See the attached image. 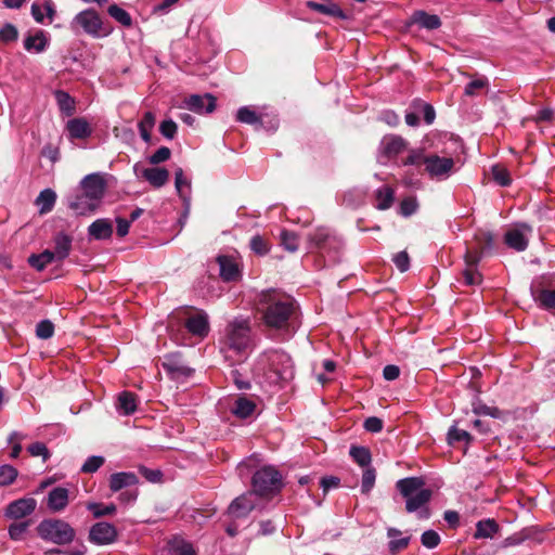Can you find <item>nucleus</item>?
<instances>
[{
    "mask_svg": "<svg viewBox=\"0 0 555 555\" xmlns=\"http://www.w3.org/2000/svg\"><path fill=\"white\" fill-rule=\"evenodd\" d=\"M257 310L262 314L264 324L271 328H284L295 311L292 297L276 289L263 291L259 294Z\"/></svg>",
    "mask_w": 555,
    "mask_h": 555,
    "instance_id": "1",
    "label": "nucleus"
},
{
    "mask_svg": "<svg viewBox=\"0 0 555 555\" xmlns=\"http://www.w3.org/2000/svg\"><path fill=\"white\" fill-rule=\"evenodd\" d=\"M79 186L81 193L70 197L68 206L77 215H90L100 207L104 197L107 188L105 177L100 172L87 175Z\"/></svg>",
    "mask_w": 555,
    "mask_h": 555,
    "instance_id": "2",
    "label": "nucleus"
},
{
    "mask_svg": "<svg viewBox=\"0 0 555 555\" xmlns=\"http://www.w3.org/2000/svg\"><path fill=\"white\" fill-rule=\"evenodd\" d=\"M224 344L235 354H242L251 347V327L248 318H234L228 323L224 331Z\"/></svg>",
    "mask_w": 555,
    "mask_h": 555,
    "instance_id": "3",
    "label": "nucleus"
},
{
    "mask_svg": "<svg viewBox=\"0 0 555 555\" xmlns=\"http://www.w3.org/2000/svg\"><path fill=\"white\" fill-rule=\"evenodd\" d=\"M397 489L405 499V508L409 513L418 511L431 498V491L424 488V481L418 477H409L398 480Z\"/></svg>",
    "mask_w": 555,
    "mask_h": 555,
    "instance_id": "4",
    "label": "nucleus"
},
{
    "mask_svg": "<svg viewBox=\"0 0 555 555\" xmlns=\"http://www.w3.org/2000/svg\"><path fill=\"white\" fill-rule=\"evenodd\" d=\"M37 531L41 539L60 545L70 543L75 539V530L61 519L43 520Z\"/></svg>",
    "mask_w": 555,
    "mask_h": 555,
    "instance_id": "5",
    "label": "nucleus"
},
{
    "mask_svg": "<svg viewBox=\"0 0 555 555\" xmlns=\"http://www.w3.org/2000/svg\"><path fill=\"white\" fill-rule=\"evenodd\" d=\"M73 30L81 29L93 38L106 37L111 29L106 27L96 11L88 9L78 13L70 23Z\"/></svg>",
    "mask_w": 555,
    "mask_h": 555,
    "instance_id": "6",
    "label": "nucleus"
},
{
    "mask_svg": "<svg viewBox=\"0 0 555 555\" xmlns=\"http://www.w3.org/2000/svg\"><path fill=\"white\" fill-rule=\"evenodd\" d=\"M282 487V476L272 466L258 469L253 477L254 493L264 495L278 492Z\"/></svg>",
    "mask_w": 555,
    "mask_h": 555,
    "instance_id": "7",
    "label": "nucleus"
},
{
    "mask_svg": "<svg viewBox=\"0 0 555 555\" xmlns=\"http://www.w3.org/2000/svg\"><path fill=\"white\" fill-rule=\"evenodd\" d=\"M270 369L280 379L287 380L294 376V365L291 357L280 350H272L263 354Z\"/></svg>",
    "mask_w": 555,
    "mask_h": 555,
    "instance_id": "8",
    "label": "nucleus"
},
{
    "mask_svg": "<svg viewBox=\"0 0 555 555\" xmlns=\"http://www.w3.org/2000/svg\"><path fill=\"white\" fill-rule=\"evenodd\" d=\"M425 171L433 179L444 180L453 171L455 162L452 157H441L436 154L427 155L424 158Z\"/></svg>",
    "mask_w": 555,
    "mask_h": 555,
    "instance_id": "9",
    "label": "nucleus"
},
{
    "mask_svg": "<svg viewBox=\"0 0 555 555\" xmlns=\"http://www.w3.org/2000/svg\"><path fill=\"white\" fill-rule=\"evenodd\" d=\"M116 538L117 530L115 526L105 521L94 524L89 531V540L96 545L111 544Z\"/></svg>",
    "mask_w": 555,
    "mask_h": 555,
    "instance_id": "10",
    "label": "nucleus"
},
{
    "mask_svg": "<svg viewBox=\"0 0 555 555\" xmlns=\"http://www.w3.org/2000/svg\"><path fill=\"white\" fill-rule=\"evenodd\" d=\"M531 231L532 229L530 225L526 223L518 224L505 233V243L508 247L517 251H522L528 246Z\"/></svg>",
    "mask_w": 555,
    "mask_h": 555,
    "instance_id": "11",
    "label": "nucleus"
},
{
    "mask_svg": "<svg viewBox=\"0 0 555 555\" xmlns=\"http://www.w3.org/2000/svg\"><path fill=\"white\" fill-rule=\"evenodd\" d=\"M256 507V496L254 492H247L236 498L229 506L228 513L232 518L246 517Z\"/></svg>",
    "mask_w": 555,
    "mask_h": 555,
    "instance_id": "12",
    "label": "nucleus"
},
{
    "mask_svg": "<svg viewBox=\"0 0 555 555\" xmlns=\"http://www.w3.org/2000/svg\"><path fill=\"white\" fill-rule=\"evenodd\" d=\"M184 105L196 114H209L216 108V98L210 93L204 95L193 94L184 100Z\"/></svg>",
    "mask_w": 555,
    "mask_h": 555,
    "instance_id": "13",
    "label": "nucleus"
},
{
    "mask_svg": "<svg viewBox=\"0 0 555 555\" xmlns=\"http://www.w3.org/2000/svg\"><path fill=\"white\" fill-rule=\"evenodd\" d=\"M37 506V502L33 498H24L9 504L5 515L10 518L20 519L30 515Z\"/></svg>",
    "mask_w": 555,
    "mask_h": 555,
    "instance_id": "14",
    "label": "nucleus"
},
{
    "mask_svg": "<svg viewBox=\"0 0 555 555\" xmlns=\"http://www.w3.org/2000/svg\"><path fill=\"white\" fill-rule=\"evenodd\" d=\"M480 259L478 253L467 250L465 254L466 268L463 276L466 285H478L481 283V274L477 271L476 266Z\"/></svg>",
    "mask_w": 555,
    "mask_h": 555,
    "instance_id": "15",
    "label": "nucleus"
},
{
    "mask_svg": "<svg viewBox=\"0 0 555 555\" xmlns=\"http://www.w3.org/2000/svg\"><path fill=\"white\" fill-rule=\"evenodd\" d=\"M217 262L219 263L220 275L224 281H235L240 278V267L234 258L230 256H219Z\"/></svg>",
    "mask_w": 555,
    "mask_h": 555,
    "instance_id": "16",
    "label": "nucleus"
},
{
    "mask_svg": "<svg viewBox=\"0 0 555 555\" xmlns=\"http://www.w3.org/2000/svg\"><path fill=\"white\" fill-rule=\"evenodd\" d=\"M188 331L196 336L205 337L209 332V323L207 314L201 312L190 317L185 322Z\"/></svg>",
    "mask_w": 555,
    "mask_h": 555,
    "instance_id": "17",
    "label": "nucleus"
},
{
    "mask_svg": "<svg viewBox=\"0 0 555 555\" xmlns=\"http://www.w3.org/2000/svg\"><path fill=\"white\" fill-rule=\"evenodd\" d=\"M88 234L98 241L107 240L113 234V224L108 219H96L89 225Z\"/></svg>",
    "mask_w": 555,
    "mask_h": 555,
    "instance_id": "18",
    "label": "nucleus"
},
{
    "mask_svg": "<svg viewBox=\"0 0 555 555\" xmlns=\"http://www.w3.org/2000/svg\"><path fill=\"white\" fill-rule=\"evenodd\" d=\"M68 504V490L63 487L52 489L48 494V507L52 512H61Z\"/></svg>",
    "mask_w": 555,
    "mask_h": 555,
    "instance_id": "19",
    "label": "nucleus"
},
{
    "mask_svg": "<svg viewBox=\"0 0 555 555\" xmlns=\"http://www.w3.org/2000/svg\"><path fill=\"white\" fill-rule=\"evenodd\" d=\"M139 176L149 181L153 186L160 188L167 183L169 172L165 168L152 167L142 169Z\"/></svg>",
    "mask_w": 555,
    "mask_h": 555,
    "instance_id": "20",
    "label": "nucleus"
},
{
    "mask_svg": "<svg viewBox=\"0 0 555 555\" xmlns=\"http://www.w3.org/2000/svg\"><path fill=\"white\" fill-rule=\"evenodd\" d=\"M66 129L72 139H86L91 134V127L83 118H73L68 120Z\"/></svg>",
    "mask_w": 555,
    "mask_h": 555,
    "instance_id": "21",
    "label": "nucleus"
},
{
    "mask_svg": "<svg viewBox=\"0 0 555 555\" xmlns=\"http://www.w3.org/2000/svg\"><path fill=\"white\" fill-rule=\"evenodd\" d=\"M138 483V478L134 473L121 472L115 473L109 478V488L113 492H117L126 487Z\"/></svg>",
    "mask_w": 555,
    "mask_h": 555,
    "instance_id": "22",
    "label": "nucleus"
},
{
    "mask_svg": "<svg viewBox=\"0 0 555 555\" xmlns=\"http://www.w3.org/2000/svg\"><path fill=\"white\" fill-rule=\"evenodd\" d=\"M72 249V237L65 233H59L54 237V250L52 255L56 261L64 260L70 253Z\"/></svg>",
    "mask_w": 555,
    "mask_h": 555,
    "instance_id": "23",
    "label": "nucleus"
},
{
    "mask_svg": "<svg viewBox=\"0 0 555 555\" xmlns=\"http://www.w3.org/2000/svg\"><path fill=\"white\" fill-rule=\"evenodd\" d=\"M382 147L385 155L393 157L406 149V143L401 137L389 135L384 138Z\"/></svg>",
    "mask_w": 555,
    "mask_h": 555,
    "instance_id": "24",
    "label": "nucleus"
},
{
    "mask_svg": "<svg viewBox=\"0 0 555 555\" xmlns=\"http://www.w3.org/2000/svg\"><path fill=\"white\" fill-rule=\"evenodd\" d=\"M307 7L324 15L334 16L340 20L347 18V15L344 13V11L333 2L318 3L314 1H308Z\"/></svg>",
    "mask_w": 555,
    "mask_h": 555,
    "instance_id": "25",
    "label": "nucleus"
},
{
    "mask_svg": "<svg viewBox=\"0 0 555 555\" xmlns=\"http://www.w3.org/2000/svg\"><path fill=\"white\" fill-rule=\"evenodd\" d=\"M48 46V38L43 31L39 30L35 35H29L24 40V48L28 52L41 53Z\"/></svg>",
    "mask_w": 555,
    "mask_h": 555,
    "instance_id": "26",
    "label": "nucleus"
},
{
    "mask_svg": "<svg viewBox=\"0 0 555 555\" xmlns=\"http://www.w3.org/2000/svg\"><path fill=\"white\" fill-rule=\"evenodd\" d=\"M411 22L426 29H437L441 25L440 18L437 15L428 14L425 11L414 12L411 16Z\"/></svg>",
    "mask_w": 555,
    "mask_h": 555,
    "instance_id": "27",
    "label": "nucleus"
},
{
    "mask_svg": "<svg viewBox=\"0 0 555 555\" xmlns=\"http://www.w3.org/2000/svg\"><path fill=\"white\" fill-rule=\"evenodd\" d=\"M117 411L122 415L133 414L137 410V398L129 391L119 393L116 404Z\"/></svg>",
    "mask_w": 555,
    "mask_h": 555,
    "instance_id": "28",
    "label": "nucleus"
},
{
    "mask_svg": "<svg viewBox=\"0 0 555 555\" xmlns=\"http://www.w3.org/2000/svg\"><path fill=\"white\" fill-rule=\"evenodd\" d=\"M255 409L256 404L254 403V401L245 397H240L235 400L231 411L236 417L247 418L253 415Z\"/></svg>",
    "mask_w": 555,
    "mask_h": 555,
    "instance_id": "29",
    "label": "nucleus"
},
{
    "mask_svg": "<svg viewBox=\"0 0 555 555\" xmlns=\"http://www.w3.org/2000/svg\"><path fill=\"white\" fill-rule=\"evenodd\" d=\"M498 530H499V525L496 524V521L494 519L489 518V519L480 520L476 525V532H475L474 537L476 539L493 538V535L498 532Z\"/></svg>",
    "mask_w": 555,
    "mask_h": 555,
    "instance_id": "30",
    "label": "nucleus"
},
{
    "mask_svg": "<svg viewBox=\"0 0 555 555\" xmlns=\"http://www.w3.org/2000/svg\"><path fill=\"white\" fill-rule=\"evenodd\" d=\"M56 201V194L51 189H46L40 192L36 199V204L39 207L40 214H47L52 210Z\"/></svg>",
    "mask_w": 555,
    "mask_h": 555,
    "instance_id": "31",
    "label": "nucleus"
},
{
    "mask_svg": "<svg viewBox=\"0 0 555 555\" xmlns=\"http://www.w3.org/2000/svg\"><path fill=\"white\" fill-rule=\"evenodd\" d=\"M53 261H56L54 256L52 255V251L49 249L43 250L41 254H33L28 258L29 264L35 268L37 271H42L44 268L52 263Z\"/></svg>",
    "mask_w": 555,
    "mask_h": 555,
    "instance_id": "32",
    "label": "nucleus"
},
{
    "mask_svg": "<svg viewBox=\"0 0 555 555\" xmlns=\"http://www.w3.org/2000/svg\"><path fill=\"white\" fill-rule=\"evenodd\" d=\"M376 207L380 210H385L391 207L395 199V192L390 186H383L375 193Z\"/></svg>",
    "mask_w": 555,
    "mask_h": 555,
    "instance_id": "33",
    "label": "nucleus"
},
{
    "mask_svg": "<svg viewBox=\"0 0 555 555\" xmlns=\"http://www.w3.org/2000/svg\"><path fill=\"white\" fill-rule=\"evenodd\" d=\"M155 115L152 112H146L142 118V120L139 122V131L142 140L146 143L151 141V131L153 130L155 126Z\"/></svg>",
    "mask_w": 555,
    "mask_h": 555,
    "instance_id": "34",
    "label": "nucleus"
},
{
    "mask_svg": "<svg viewBox=\"0 0 555 555\" xmlns=\"http://www.w3.org/2000/svg\"><path fill=\"white\" fill-rule=\"evenodd\" d=\"M535 302L544 309H555V289L545 288L533 294Z\"/></svg>",
    "mask_w": 555,
    "mask_h": 555,
    "instance_id": "35",
    "label": "nucleus"
},
{
    "mask_svg": "<svg viewBox=\"0 0 555 555\" xmlns=\"http://www.w3.org/2000/svg\"><path fill=\"white\" fill-rule=\"evenodd\" d=\"M175 185L178 194L183 199H186L190 195L191 182L184 176L181 168L177 169L175 172Z\"/></svg>",
    "mask_w": 555,
    "mask_h": 555,
    "instance_id": "36",
    "label": "nucleus"
},
{
    "mask_svg": "<svg viewBox=\"0 0 555 555\" xmlns=\"http://www.w3.org/2000/svg\"><path fill=\"white\" fill-rule=\"evenodd\" d=\"M350 455L361 467H370L372 457L369 449L365 447H351Z\"/></svg>",
    "mask_w": 555,
    "mask_h": 555,
    "instance_id": "37",
    "label": "nucleus"
},
{
    "mask_svg": "<svg viewBox=\"0 0 555 555\" xmlns=\"http://www.w3.org/2000/svg\"><path fill=\"white\" fill-rule=\"evenodd\" d=\"M236 119L240 122L248 125H257L262 121L261 116L257 115V113L248 106H243L237 111Z\"/></svg>",
    "mask_w": 555,
    "mask_h": 555,
    "instance_id": "38",
    "label": "nucleus"
},
{
    "mask_svg": "<svg viewBox=\"0 0 555 555\" xmlns=\"http://www.w3.org/2000/svg\"><path fill=\"white\" fill-rule=\"evenodd\" d=\"M44 11L47 12L48 16L50 18H52L54 10H53L51 1H46L43 5H41L39 3H33V5H31V15H33V17L35 18L36 22L43 23V21H44V13L43 12Z\"/></svg>",
    "mask_w": 555,
    "mask_h": 555,
    "instance_id": "39",
    "label": "nucleus"
},
{
    "mask_svg": "<svg viewBox=\"0 0 555 555\" xmlns=\"http://www.w3.org/2000/svg\"><path fill=\"white\" fill-rule=\"evenodd\" d=\"M400 533L401 532L398 529H388L387 534L391 539L389 542V551L391 553H397L399 550L405 548L409 544V538L395 539L396 537L400 535Z\"/></svg>",
    "mask_w": 555,
    "mask_h": 555,
    "instance_id": "40",
    "label": "nucleus"
},
{
    "mask_svg": "<svg viewBox=\"0 0 555 555\" xmlns=\"http://www.w3.org/2000/svg\"><path fill=\"white\" fill-rule=\"evenodd\" d=\"M108 14L124 26H130L132 23L130 14L116 4L108 8Z\"/></svg>",
    "mask_w": 555,
    "mask_h": 555,
    "instance_id": "41",
    "label": "nucleus"
},
{
    "mask_svg": "<svg viewBox=\"0 0 555 555\" xmlns=\"http://www.w3.org/2000/svg\"><path fill=\"white\" fill-rule=\"evenodd\" d=\"M473 412L477 415H488L493 418H501L503 416V412L495 406H489L483 403H474Z\"/></svg>",
    "mask_w": 555,
    "mask_h": 555,
    "instance_id": "42",
    "label": "nucleus"
},
{
    "mask_svg": "<svg viewBox=\"0 0 555 555\" xmlns=\"http://www.w3.org/2000/svg\"><path fill=\"white\" fill-rule=\"evenodd\" d=\"M376 472L373 467H366L362 474L361 491L369 493L375 485Z\"/></svg>",
    "mask_w": 555,
    "mask_h": 555,
    "instance_id": "43",
    "label": "nucleus"
},
{
    "mask_svg": "<svg viewBox=\"0 0 555 555\" xmlns=\"http://www.w3.org/2000/svg\"><path fill=\"white\" fill-rule=\"evenodd\" d=\"M55 98H56L57 104L62 111L66 112L68 115L73 114L74 108H75L74 100L72 99V96L68 93H66L64 91H56Z\"/></svg>",
    "mask_w": 555,
    "mask_h": 555,
    "instance_id": "44",
    "label": "nucleus"
},
{
    "mask_svg": "<svg viewBox=\"0 0 555 555\" xmlns=\"http://www.w3.org/2000/svg\"><path fill=\"white\" fill-rule=\"evenodd\" d=\"M281 243L283 247L291 253L298 249V236L293 232L282 231Z\"/></svg>",
    "mask_w": 555,
    "mask_h": 555,
    "instance_id": "45",
    "label": "nucleus"
},
{
    "mask_svg": "<svg viewBox=\"0 0 555 555\" xmlns=\"http://www.w3.org/2000/svg\"><path fill=\"white\" fill-rule=\"evenodd\" d=\"M492 175L495 182H498L502 186H507L511 184L512 180L509 178L508 170L500 165H495L492 167Z\"/></svg>",
    "mask_w": 555,
    "mask_h": 555,
    "instance_id": "46",
    "label": "nucleus"
},
{
    "mask_svg": "<svg viewBox=\"0 0 555 555\" xmlns=\"http://www.w3.org/2000/svg\"><path fill=\"white\" fill-rule=\"evenodd\" d=\"M17 477V470L11 465L0 466V487L12 483Z\"/></svg>",
    "mask_w": 555,
    "mask_h": 555,
    "instance_id": "47",
    "label": "nucleus"
},
{
    "mask_svg": "<svg viewBox=\"0 0 555 555\" xmlns=\"http://www.w3.org/2000/svg\"><path fill=\"white\" fill-rule=\"evenodd\" d=\"M466 441L470 442L472 436L468 431L459 429L456 426H452L448 431V441L449 443H454L457 441Z\"/></svg>",
    "mask_w": 555,
    "mask_h": 555,
    "instance_id": "48",
    "label": "nucleus"
},
{
    "mask_svg": "<svg viewBox=\"0 0 555 555\" xmlns=\"http://www.w3.org/2000/svg\"><path fill=\"white\" fill-rule=\"evenodd\" d=\"M250 248L255 254H257L259 256H263L269 253V244L260 235H255L251 237Z\"/></svg>",
    "mask_w": 555,
    "mask_h": 555,
    "instance_id": "49",
    "label": "nucleus"
},
{
    "mask_svg": "<svg viewBox=\"0 0 555 555\" xmlns=\"http://www.w3.org/2000/svg\"><path fill=\"white\" fill-rule=\"evenodd\" d=\"M18 37V31L16 27L10 23L5 24L0 29V41L4 43L16 41Z\"/></svg>",
    "mask_w": 555,
    "mask_h": 555,
    "instance_id": "50",
    "label": "nucleus"
},
{
    "mask_svg": "<svg viewBox=\"0 0 555 555\" xmlns=\"http://www.w3.org/2000/svg\"><path fill=\"white\" fill-rule=\"evenodd\" d=\"M54 325L49 320H43L37 324L36 334L41 339H48L53 336Z\"/></svg>",
    "mask_w": 555,
    "mask_h": 555,
    "instance_id": "51",
    "label": "nucleus"
},
{
    "mask_svg": "<svg viewBox=\"0 0 555 555\" xmlns=\"http://www.w3.org/2000/svg\"><path fill=\"white\" fill-rule=\"evenodd\" d=\"M488 86V79L480 77L472 80L464 90L465 95L474 96L477 92Z\"/></svg>",
    "mask_w": 555,
    "mask_h": 555,
    "instance_id": "52",
    "label": "nucleus"
},
{
    "mask_svg": "<svg viewBox=\"0 0 555 555\" xmlns=\"http://www.w3.org/2000/svg\"><path fill=\"white\" fill-rule=\"evenodd\" d=\"M104 463V457L99 455H93L87 459L81 467V472L83 473H94L96 472Z\"/></svg>",
    "mask_w": 555,
    "mask_h": 555,
    "instance_id": "53",
    "label": "nucleus"
},
{
    "mask_svg": "<svg viewBox=\"0 0 555 555\" xmlns=\"http://www.w3.org/2000/svg\"><path fill=\"white\" fill-rule=\"evenodd\" d=\"M88 509L90 512H92L93 516L94 517H101V516H105V515H112L115 513L116 511V507L114 504H109L105 507H102L100 504L98 503H89L88 504Z\"/></svg>",
    "mask_w": 555,
    "mask_h": 555,
    "instance_id": "54",
    "label": "nucleus"
},
{
    "mask_svg": "<svg viewBox=\"0 0 555 555\" xmlns=\"http://www.w3.org/2000/svg\"><path fill=\"white\" fill-rule=\"evenodd\" d=\"M422 544L427 548L436 547L440 542V537L435 530H427L422 534Z\"/></svg>",
    "mask_w": 555,
    "mask_h": 555,
    "instance_id": "55",
    "label": "nucleus"
},
{
    "mask_svg": "<svg viewBox=\"0 0 555 555\" xmlns=\"http://www.w3.org/2000/svg\"><path fill=\"white\" fill-rule=\"evenodd\" d=\"M170 149L162 146L153 155L150 156L149 162L153 165H157L168 160L170 158Z\"/></svg>",
    "mask_w": 555,
    "mask_h": 555,
    "instance_id": "56",
    "label": "nucleus"
},
{
    "mask_svg": "<svg viewBox=\"0 0 555 555\" xmlns=\"http://www.w3.org/2000/svg\"><path fill=\"white\" fill-rule=\"evenodd\" d=\"M160 133L167 139H173L177 133V124L171 120H164L159 126Z\"/></svg>",
    "mask_w": 555,
    "mask_h": 555,
    "instance_id": "57",
    "label": "nucleus"
},
{
    "mask_svg": "<svg viewBox=\"0 0 555 555\" xmlns=\"http://www.w3.org/2000/svg\"><path fill=\"white\" fill-rule=\"evenodd\" d=\"M417 209V202L414 197L404 198L400 204L401 215L408 217L414 214Z\"/></svg>",
    "mask_w": 555,
    "mask_h": 555,
    "instance_id": "58",
    "label": "nucleus"
},
{
    "mask_svg": "<svg viewBox=\"0 0 555 555\" xmlns=\"http://www.w3.org/2000/svg\"><path fill=\"white\" fill-rule=\"evenodd\" d=\"M393 262L396 267L401 271L405 272L410 267V258L406 251H399L393 256Z\"/></svg>",
    "mask_w": 555,
    "mask_h": 555,
    "instance_id": "59",
    "label": "nucleus"
},
{
    "mask_svg": "<svg viewBox=\"0 0 555 555\" xmlns=\"http://www.w3.org/2000/svg\"><path fill=\"white\" fill-rule=\"evenodd\" d=\"M28 527L27 522L13 524L9 528V534L13 540H20L26 532Z\"/></svg>",
    "mask_w": 555,
    "mask_h": 555,
    "instance_id": "60",
    "label": "nucleus"
},
{
    "mask_svg": "<svg viewBox=\"0 0 555 555\" xmlns=\"http://www.w3.org/2000/svg\"><path fill=\"white\" fill-rule=\"evenodd\" d=\"M364 428L370 433H379L383 429V421L379 417L371 416L365 420Z\"/></svg>",
    "mask_w": 555,
    "mask_h": 555,
    "instance_id": "61",
    "label": "nucleus"
},
{
    "mask_svg": "<svg viewBox=\"0 0 555 555\" xmlns=\"http://www.w3.org/2000/svg\"><path fill=\"white\" fill-rule=\"evenodd\" d=\"M426 157L427 155H424L422 151H412L410 155L406 157V159L403 162V165L408 166L424 164V158Z\"/></svg>",
    "mask_w": 555,
    "mask_h": 555,
    "instance_id": "62",
    "label": "nucleus"
},
{
    "mask_svg": "<svg viewBox=\"0 0 555 555\" xmlns=\"http://www.w3.org/2000/svg\"><path fill=\"white\" fill-rule=\"evenodd\" d=\"M173 555H195V552L190 544L181 541L175 546Z\"/></svg>",
    "mask_w": 555,
    "mask_h": 555,
    "instance_id": "63",
    "label": "nucleus"
},
{
    "mask_svg": "<svg viewBox=\"0 0 555 555\" xmlns=\"http://www.w3.org/2000/svg\"><path fill=\"white\" fill-rule=\"evenodd\" d=\"M328 237V231L325 229H317L311 235L310 240L317 245L320 246L322 243L326 241Z\"/></svg>",
    "mask_w": 555,
    "mask_h": 555,
    "instance_id": "64",
    "label": "nucleus"
}]
</instances>
